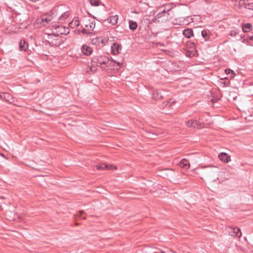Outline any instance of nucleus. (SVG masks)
I'll return each instance as SVG.
<instances>
[{
	"label": "nucleus",
	"mask_w": 253,
	"mask_h": 253,
	"mask_svg": "<svg viewBox=\"0 0 253 253\" xmlns=\"http://www.w3.org/2000/svg\"><path fill=\"white\" fill-rule=\"evenodd\" d=\"M111 48L112 54L116 55L120 53V50L121 49L122 47L121 44H118L117 42H114Z\"/></svg>",
	"instance_id": "13"
},
{
	"label": "nucleus",
	"mask_w": 253,
	"mask_h": 253,
	"mask_svg": "<svg viewBox=\"0 0 253 253\" xmlns=\"http://www.w3.org/2000/svg\"><path fill=\"white\" fill-rule=\"evenodd\" d=\"M192 45H194V43L193 42H190Z\"/></svg>",
	"instance_id": "40"
},
{
	"label": "nucleus",
	"mask_w": 253,
	"mask_h": 253,
	"mask_svg": "<svg viewBox=\"0 0 253 253\" xmlns=\"http://www.w3.org/2000/svg\"><path fill=\"white\" fill-rule=\"evenodd\" d=\"M37 25L41 26H45L50 22V19H47L46 15H44L37 18L36 21Z\"/></svg>",
	"instance_id": "8"
},
{
	"label": "nucleus",
	"mask_w": 253,
	"mask_h": 253,
	"mask_svg": "<svg viewBox=\"0 0 253 253\" xmlns=\"http://www.w3.org/2000/svg\"><path fill=\"white\" fill-rule=\"evenodd\" d=\"M158 253L155 252V253Z\"/></svg>",
	"instance_id": "44"
},
{
	"label": "nucleus",
	"mask_w": 253,
	"mask_h": 253,
	"mask_svg": "<svg viewBox=\"0 0 253 253\" xmlns=\"http://www.w3.org/2000/svg\"><path fill=\"white\" fill-rule=\"evenodd\" d=\"M80 22L79 20V18L78 17H75L74 19L69 23V26L72 28H74L76 27H78L80 25Z\"/></svg>",
	"instance_id": "23"
},
{
	"label": "nucleus",
	"mask_w": 253,
	"mask_h": 253,
	"mask_svg": "<svg viewBox=\"0 0 253 253\" xmlns=\"http://www.w3.org/2000/svg\"><path fill=\"white\" fill-rule=\"evenodd\" d=\"M102 68L103 69H104V68L105 69V67H102Z\"/></svg>",
	"instance_id": "43"
},
{
	"label": "nucleus",
	"mask_w": 253,
	"mask_h": 253,
	"mask_svg": "<svg viewBox=\"0 0 253 253\" xmlns=\"http://www.w3.org/2000/svg\"><path fill=\"white\" fill-rule=\"evenodd\" d=\"M112 62H110V59H109V62H108L107 64H105V65H106L107 67H112L113 66L112 65Z\"/></svg>",
	"instance_id": "35"
},
{
	"label": "nucleus",
	"mask_w": 253,
	"mask_h": 253,
	"mask_svg": "<svg viewBox=\"0 0 253 253\" xmlns=\"http://www.w3.org/2000/svg\"><path fill=\"white\" fill-rule=\"evenodd\" d=\"M96 71V69L95 68H93L92 66H88L87 68V72H91L92 73Z\"/></svg>",
	"instance_id": "29"
},
{
	"label": "nucleus",
	"mask_w": 253,
	"mask_h": 253,
	"mask_svg": "<svg viewBox=\"0 0 253 253\" xmlns=\"http://www.w3.org/2000/svg\"><path fill=\"white\" fill-rule=\"evenodd\" d=\"M173 3H168L164 4V6L161 7L162 10L157 13L155 17H154V21L158 20V22H159L160 20H159L160 18L165 16L163 15L164 13L166 14L169 11L171 10V9L173 7Z\"/></svg>",
	"instance_id": "4"
},
{
	"label": "nucleus",
	"mask_w": 253,
	"mask_h": 253,
	"mask_svg": "<svg viewBox=\"0 0 253 253\" xmlns=\"http://www.w3.org/2000/svg\"><path fill=\"white\" fill-rule=\"evenodd\" d=\"M81 21L83 25L89 31H92L95 27V21L94 17L90 18L88 16H84Z\"/></svg>",
	"instance_id": "1"
},
{
	"label": "nucleus",
	"mask_w": 253,
	"mask_h": 253,
	"mask_svg": "<svg viewBox=\"0 0 253 253\" xmlns=\"http://www.w3.org/2000/svg\"><path fill=\"white\" fill-rule=\"evenodd\" d=\"M1 155L2 156L4 157V155L3 154H1Z\"/></svg>",
	"instance_id": "42"
},
{
	"label": "nucleus",
	"mask_w": 253,
	"mask_h": 253,
	"mask_svg": "<svg viewBox=\"0 0 253 253\" xmlns=\"http://www.w3.org/2000/svg\"><path fill=\"white\" fill-rule=\"evenodd\" d=\"M164 97V91L161 89H157L154 91L153 98L155 101L162 100Z\"/></svg>",
	"instance_id": "9"
},
{
	"label": "nucleus",
	"mask_w": 253,
	"mask_h": 253,
	"mask_svg": "<svg viewBox=\"0 0 253 253\" xmlns=\"http://www.w3.org/2000/svg\"><path fill=\"white\" fill-rule=\"evenodd\" d=\"M15 3L14 4V6L11 7V9L15 12V13H20V11L23 9L22 5L19 3L18 1H14Z\"/></svg>",
	"instance_id": "19"
},
{
	"label": "nucleus",
	"mask_w": 253,
	"mask_h": 253,
	"mask_svg": "<svg viewBox=\"0 0 253 253\" xmlns=\"http://www.w3.org/2000/svg\"><path fill=\"white\" fill-rule=\"evenodd\" d=\"M109 62V58L105 55H97L92 58L91 63L93 66L96 65L97 66L105 65Z\"/></svg>",
	"instance_id": "2"
},
{
	"label": "nucleus",
	"mask_w": 253,
	"mask_h": 253,
	"mask_svg": "<svg viewBox=\"0 0 253 253\" xmlns=\"http://www.w3.org/2000/svg\"><path fill=\"white\" fill-rule=\"evenodd\" d=\"M237 2V1H236ZM240 8H245L253 10V2L250 3H246L245 1H238Z\"/></svg>",
	"instance_id": "15"
},
{
	"label": "nucleus",
	"mask_w": 253,
	"mask_h": 253,
	"mask_svg": "<svg viewBox=\"0 0 253 253\" xmlns=\"http://www.w3.org/2000/svg\"><path fill=\"white\" fill-rule=\"evenodd\" d=\"M95 167L98 170H103L104 169H117L116 167L111 165L105 164L104 163L97 164L95 166Z\"/></svg>",
	"instance_id": "11"
},
{
	"label": "nucleus",
	"mask_w": 253,
	"mask_h": 253,
	"mask_svg": "<svg viewBox=\"0 0 253 253\" xmlns=\"http://www.w3.org/2000/svg\"><path fill=\"white\" fill-rule=\"evenodd\" d=\"M237 33L236 32H235V31H233L231 32L230 35L231 37H235L237 35Z\"/></svg>",
	"instance_id": "34"
},
{
	"label": "nucleus",
	"mask_w": 253,
	"mask_h": 253,
	"mask_svg": "<svg viewBox=\"0 0 253 253\" xmlns=\"http://www.w3.org/2000/svg\"><path fill=\"white\" fill-rule=\"evenodd\" d=\"M4 92H0V99L3 100V95Z\"/></svg>",
	"instance_id": "36"
},
{
	"label": "nucleus",
	"mask_w": 253,
	"mask_h": 253,
	"mask_svg": "<svg viewBox=\"0 0 253 253\" xmlns=\"http://www.w3.org/2000/svg\"><path fill=\"white\" fill-rule=\"evenodd\" d=\"M137 27V23L133 20L129 21V29L132 31H134Z\"/></svg>",
	"instance_id": "27"
},
{
	"label": "nucleus",
	"mask_w": 253,
	"mask_h": 253,
	"mask_svg": "<svg viewBox=\"0 0 253 253\" xmlns=\"http://www.w3.org/2000/svg\"><path fill=\"white\" fill-rule=\"evenodd\" d=\"M208 167H214V168H215V167L213 166H212V165H209V166H207L206 167V168H208Z\"/></svg>",
	"instance_id": "39"
},
{
	"label": "nucleus",
	"mask_w": 253,
	"mask_h": 253,
	"mask_svg": "<svg viewBox=\"0 0 253 253\" xmlns=\"http://www.w3.org/2000/svg\"><path fill=\"white\" fill-rule=\"evenodd\" d=\"M91 6H97L100 4L101 1H89Z\"/></svg>",
	"instance_id": "28"
},
{
	"label": "nucleus",
	"mask_w": 253,
	"mask_h": 253,
	"mask_svg": "<svg viewBox=\"0 0 253 253\" xmlns=\"http://www.w3.org/2000/svg\"><path fill=\"white\" fill-rule=\"evenodd\" d=\"M245 37H246V35H243V36H241V39H243V41H242L243 42H245Z\"/></svg>",
	"instance_id": "37"
},
{
	"label": "nucleus",
	"mask_w": 253,
	"mask_h": 253,
	"mask_svg": "<svg viewBox=\"0 0 253 253\" xmlns=\"http://www.w3.org/2000/svg\"><path fill=\"white\" fill-rule=\"evenodd\" d=\"M132 13H135V14H138L139 12L137 10H134L132 12Z\"/></svg>",
	"instance_id": "38"
},
{
	"label": "nucleus",
	"mask_w": 253,
	"mask_h": 253,
	"mask_svg": "<svg viewBox=\"0 0 253 253\" xmlns=\"http://www.w3.org/2000/svg\"><path fill=\"white\" fill-rule=\"evenodd\" d=\"M252 27V24L250 23H244L242 25V30L245 33L249 32L251 30Z\"/></svg>",
	"instance_id": "26"
},
{
	"label": "nucleus",
	"mask_w": 253,
	"mask_h": 253,
	"mask_svg": "<svg viewBox=\"0 0 253 253\" xmlns=\"http://www.w3.org/2000/svg\"><path fill=\"white\" fill-rule=\"evenodd\" d=\"M3 100L9 103H12L14 101L12 95L7 92H4V94L3 95Z\"/></svg>",
	"instance_id": "22"
},
{
	"label": "nucleus",
	"mask_w": 253,
	"mask_h": 253,
	"mask_svg": "<svg viewBox=\"0 0 253 253\" xmlns=\"http://www.w3.org/2000/svg\"><path fill=\"white\" fill-rule=\"evenodd\" d=\"M230 235L233 237H238L240 238L242 236V233L240 229L237 227L231 228V231H229Z\"/></svg>",
	"instance_id": "10"
},
{
	"label": "nucleus",
	"mask_w": 253,
	"mask_h": 253,
	"mask_svg": "<svg viewBox=\"0 0 253 253\" xmlns=\"http://www.w3.org/2000/svg\"><path fill=\"white\" fill-rule=\"evenodd\" d=\"M61 9V12H57L56 15L58 17V23H63L65 22L66 19L69 17V13L68 10L64 11Z\"/></svg>",
	"instance_id": "7"
},
{
	"label": "nucleus",
	"mask_w": 253,
	"mask_h": 253,
	"mask_svg": "<svg viewBox=\"0 0 253 253\" xmlns=\"http://www.w3.org/2000/svg\"><path fill=\"white\" fill-rule=\"evenodd\" d=\"M107 9H111V7H107Z\"/></svg>",
	"instance_id": "41"
},
{
	"label": "nucleus",
	"mask_w": 253,
	"mask_h": 253,
	"mask_svg": "<svg viewBox=\"0 0 253 253\" xmlns=\"http://www.w3.org/2000/svg\"><path fill=\"white\" fill-rule=\"evenodd\" d=\"M175 101L172 99H169L168 101L164 102L162 105L163 109H173V106L174 105Z\"/></svg>",
	"instance_id": "12"
},
{
	"label": "nucleus",
	"mask_w": 253,
	"mask_h": 253,
	"mask_svg": "<svg viewBox=\"0 0 253 253\" xmlns=\"http://www.w3.org/2000/svg\"><path fill=\"white\" fill-rule=\"evenodd\" d=\"M81 32L84 34H91V32L90 31H89L86 28L85 29V28H83L82 30H81Z\"/></svg>",
	"instance_id": "30"
},
{
	"label": "nucleus",
	"mask_w": 253,
	"mask_h": 253,
	"mask_svg": "<svg viewBox=\"0 0 253 253\" xmlns=\"http://www.w3.org/2000/svg\"><path fill=\"white\" fill-rule=\"evenodd\" d=\"M187 126L190 127L201 128V124L197 120H190L187 122Z\"/></svg>",
	"instance_id": "14"
},
{
	"label": "nucleus",
	"mask_w": 253,
	"mask_h": 253,
	"mask_svg": "<svg viewBox=\"0 0 253 253\" xmlns=\"http://www.w3.org/2000/svg\"><path fill=\"white\" fill-rule=\"evenodd\" d=\"M110 62H111L112 63L113 62V63H116L117 64V65L119 66L120 65V63L119 62H117L115 60H114V59H112V58L111 57H110Z\"/></svg>",
	"instance_id": "33"
},
{
	"label": "nucleus",
	"mask_w": 253,
	"mask_h": 253,
	"mask_svg": "<svg viewBox=\"0 0 253 253\" xmlns=\"http://www.w3.org/2000/svg\"><path fill=\"white\" fill-rule=\"evenodd\" d=\"M183 35L187 38H190L193 36V31L192 29L187 28L183 31Z\"/></svg>",
	"instance_id": "24"
},
{
	"label": "nucleus",
	"mask_w": 253,
	"mask_h": 253,
	"mask_svg": "<svg viewBox=\"0 0 253 253\" xmlns=\"http://www.w3.org/2000/svg\"><path fill=\"white\" fill-rule=\"evenodd\" d=\"M28 48V43L24 40H21L19 42V49L21 51H26Z\"/></svg>",
	"instance_id": "21"
},
{
	"label": "nucleus",
	"mask_w": 253,
	"mask_h": 253,
	"mask_svg": "<svg viewBox=\"0 0 253 253\" xmlns=\"http://www.w3.org/2000/svg\"><path fill=\"white\" fill-rule=\"evenodd\" d=\"M15 21L19 24L20 29H26L28 25L26 23L28 16L26 14H21V13H16Z\"/></svg>",
	"instance_id": "3"
},
{
	"label": "nucleus",
	"mask_w": 253,
	"mask_h": 253,
	"mask_svg": "<svg viewBox=\"0 0 253 253\" xmlns=\"http://www.w3.org/2000/svg\"><path fill=\"white\" fill-rule=\"evenodd\" d=\"M118 15H116L109 16L107 19H105L104 21H108L112 26H114L118 23Z\"/></svg>",
	"instance_id": "17"
},
{
	"label": "nucleus",
	"mask_w": 253,
	"mask_h": 253,
	"mask_svg": "<svg viewBox=\"0 0 253 253\" xmlns=\"http://www.w3.org/2000/svg\"><path fill=\"white\" fill-rule=\"evenodd\" d=\"M179 166L183 169H187L190 167V164L188 160L183 159L181 160V161L179 162Z\"/></svg>",
	"instance_id": "25"
},
{
	"label": "nucleus",
	"mask_w": 253,
	"mask_h": 253,
	"mask_svg": "<svg viewBox=\"0 0 253 253\" xmlns=\"http://www.w3.org/2000/svg\"><path fill=\"white\" fill-rule=\"evenodd\" d=\"M56 32H53L52 34L55 37H59L62 35H67L69 33V29L62 25H58L55 27Z\"/></svg>",
	"instance_id": "6"
},
{
	"label": "nucleus",
	"mask_w": 253,
	"mask_h": 253,
	"mask_svg": "<svg viewBox=\"0 0 253 253\" xmlns=\"http://www.w3.org/2000/svg\"><path fill=\"white\" fill-rule=\"evenodd\" d=\"M63 8H65V5L64 4H60L54 7L50 11V14L48 16H46L47 19H50V21L52 20L54 18L56 19L55 17L57 16V12H61V9H63Z\"/></svg>",
	"instance_id": "5"
},
{
	"label": "nucleus",
	"mask_w": 253,
	"mask_h": 253,
	"mask_svg": "<svg viewBox=\"0 0 253 253\" xmlns=\"http://www.w3.org/2000/svg\"><path fill=\"white\" fill-rule=\"evenodd\" d=\"M82 53L86 55L89 56L92 53V49L86 44H83L81 48Z\"/></svg>",
	"instance_id": "16"
},
{
	"label": "nucleus",
	"mask_w": 253,
	"mask_h": 253,
	"mask_svg": "<svg viewBox=\"0 0 253 253\" xmlns=\"http://www.w3.org/2000/svg\"><path fill=\"white\" fill-rule=\"evenodd\" d=\"M83 213H84V211H79V214H78L77 216H78L79 218H82V219H85V217H82V214Z\"/></svg>",
	"instance_id": "32"
},
{
	"label": "nucleus",
	"mask_w": 253,
	"mask_h": 253,
	"mask_svg": "<svg viewBox=\"0 0 253 253\" xmlns=\"http://www.w3.org/2000/svg\"><path fill=\"white\" fill-rule=\"evenodd\" d=\"M202 36L204 38L205 41H211V32L209 30H203L201 32Z\"/></svg>",
	"instance_id": "18"
},
{
	"label": "nucleus",
	"mask_w": 253,
	"mask_h": 253,
	"mask_svg": "<svg viewBox=\"0 0 253 253\" xmlns=\"http://www.w3.org/2000/svg\"><path fill=\"white\" fill-rule=\"evenodd\" d=\"M225 73L227 74H230L231 73L232 74L235 75V73H234V71L233 70H231L229 69H225Z\"/></svg>",
	"instance_id": "31"
},
{
	"label": "nucleus",
	"mask_w": 253,
	"mask_h": 253,
	"mask_svg": "<svg viewBox=\"0 0 253 253\" xmlns=\"http://www.w3.org/2000/svg\"><path fill=\"white\" fill-rule=\"evenodd\" d=\"M219 159L224 163H228L230 161V156L226 153H220L218 155Z\"/></svg>",
	"instance_id": "20"
}]
</instances>
